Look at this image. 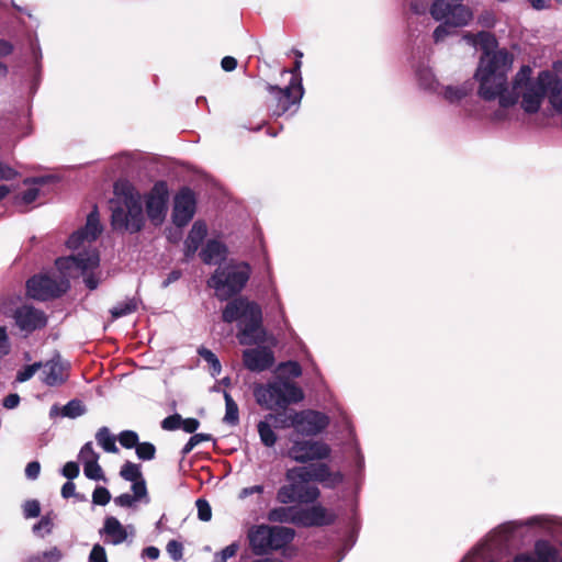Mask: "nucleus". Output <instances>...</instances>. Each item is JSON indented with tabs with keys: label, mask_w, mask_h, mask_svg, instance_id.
Wrapping results in <instances>:
<instances>
[{
	"label": "nucleus",
	"mask_w": 562,
	"mask_h": 562,
	"mask_svg": "<svg viewBox=\"0 0 562 562\" xmlns=\"http://www.w3.org/2000/svg\"><path fill=\"white\" fill-rule=\"evenodd\" d=\"M443 22L439 24L432 34L435 43L442 42L447 36L451 35L452 30L456 29L453 24L449 23V21L442 20Z\"/></svg>",
	"instance_id": "40"
},
{
	"label": "nucleus",
	"mask_w": 562,
	"mask_h": 562,
	"mask_svg": "<svg viewBox=\"0 0 562 562\" xmlns=\"http://www.w3.org/2000/svg\"><path fill=\"white\" fill-rule=\"evenodd\" d=\"M213 440V437L211 434H193V436L190 437L188 442L183 446L181 450L182 458H184L187 454H189L198 445H200L203 441H211Z\"/></svg>",
	"instance_id": "36"
},
{
	"label": "nucleus",
	"mask_w": 562,
	"mask_h": 562,
	"mask_svg": "<svg viewBox=\"0 0 562 562\" xmlns=\"http://www.w3.org/2000/svg\"><path fill=\"white\" fill-rule=\"evenodd\" d=\"M225 323L244 319L245 324L238 335L241 345H255L265 341L266 331L262 327V311L258 303L245 296L232 297L222 312Z\"/></svg>",
	"instance_id": "5"
},
{
	"label": "nucleus",
	"mask_w": 562,
	"mask_h": 562,
	"mask_svg": "<svg viewBox=\"0 0 562 562\" xmlns=\"http://www.w3.org/2000/svg\"><path fill=\"white\" fill-rule=\"evenodd\" d=\"M292 414L293 412L289 414H286L285 412L278 414H268L266 418L273 422L276 427L280 426L282 428H289L293 427V425H289L290 420L292 419Z\"/></svg>",
	"instance_id": "41"
},
{
	"label": "nucleus",
	"mask_w": 562,
	"mask_h": 562,
	"mask_svg": "<svg viewBox=\"0 0 562 562\" xmlns=\"http://www.w3.org/2000/svg\"><path fill=\"white\" fill-rule=\"evenodd\" d=\"M297 512L299 508L295 506L274 507L268 512L267 518L271 522L293 524L297 526Z\"/></svg>",
	"instance_id": "26"
},
{
	"label": "nucleus",
	"mask_w": 562,
	"mask_h": 562,
	"mask_svg": "<svg viewBox=\"0 0 562 562\" xmlns=\"http://www.w3.org/2000/svg\"><path fill=\"white\" fill-rule=\"evenodd\" d=\"M271 551L285 548L295 538V530L284 526H270Z\"/></svg>",
	"instance_id": "25"
},
{
	"label": "nucleus",
	"mask_w": 562,
	"mask_h": 562,
	"mask_svg": "<svg viewBox=\"0 0 562 562\" xmlns=\"http://www.w3.org/2000/svg\"><path fill=\"white\" fill-rule=\"evenodd\" d=\"M532 69L522 65L521 71L515 82V89L525 88L521 109L527 114H536L549 93L550 103L559 113H562V79L549 70H542L537 78L531 77Z\"/></svg>",
	"instance_id": "3"
},
{
	"label": "nucleus",
	"mask_w": 562,
	"mask_h": 562,
	"mask_svg": "<svg viewBox=\"0 0 562 562\" xmlns=\"http://www.w3.org/2000/svg\"><path fill=\"white\" fill-rule=\"evenodd\" d=\"M198 355L210 364V372L213 376H216L221 373V362L217 356L212 350L205 347H200L198 349Z\"/></svg>",
	"instance_id": "33"
},
{
	"label": "nucleus",
	"mask_w": 562,
	"mask_h": 562,
	"mask_svg": "<svg viewBox=\"0 0 562 562\" xmlns=\"http://www.w3.org/2000/svg\"><path fill=\"white\" fill-rule=\"evenodd\" d=\"M250 274L251 267L248 262L232 260L212 273L207 285L215 290L220 301H228L245 289Z\"/></svg>",
	"instance_id": "6"
},
{
	"label": "nucleus",
	"mask_w": 562,
	"mask_h": 562,
	"mask_svg": "<svg viewBox=\"0 0 562 562\" xmlns=\"http://www.w3.org/2000/svg\"><path fill=\"white\" fill-rule=\"evenodd\" d=\"M270 419L265 418V420H260L257 425V430L260 437V440L263 446L271 448L276 445L278 440V436L272 429L270 424Z\"/></svg>",
	"instance_id": "31"
},
{
	"label": "nucleus",
	"mask_w": 562,
	"mask_h": 562,
	"mask_svg": "<svg viewBox=\"0 0 562 562\" xmlns=\"http://www.w3.org/2000/svg\"><path fill=\"white\" fill-rule=\"evenodd\" d=\"M273 351L266 347L246 349L243 351V364L251 372H263L274 364Z\"/></svg>",
	"instance_id": "17"
},
{
	"label": "nucleus",
	"mask_w": 562,
	"mask_h": 562,
	"mask_svg": "<svg viewBox=\"0 0 562 562\" xmlns=\"http://www.w3.org/2000/svg\"><path fill=\"white\" fill-rule=\"evenodd\" d=\"M270 526L258 525L252 526L248 530L249 547L254 554L265 555L271 552V538H270Z\"/></svg>",
	"instance_id": "19"
},
{
	"label": "nucleus",
	"mask_w": 562,
	"mask_h": 562,
	"mask_svg": "<svg viewBox=\"0 0 562 562\" xmlns=\"http://www.w3.org/2000/svg\"><path fill=\"white\" fill-rule=\"evenodd\" d=\"M136 456L138 459L143 461H149L155 459L156 457V447L154 443L144 441L137 443L136 448Z\"/></svg>",
	"instance_id": "37"
},
{
	"label": "nucleus",
	"mask_w": 562,
	"mask_h": 562,
	"mask_svg": "<svg viewBox=\"0 0 562 562\" xmlns=\"http://www.w3.org/2000/svg\"><path fill=\"white\" fill-rule=\"evenodd\" d=\"M43 382L48 386H59L68 378L66 367L59 361L50 360L42 364Z\"/></svg>",
	"instance_id": "23"
},
{
	"label": "nucleus",
	"mask_w": 562,
	"mask_h": 562,
	"mask_svg": "<svg viewBox=\"0 0 562 562\" xmlns=\"http://www.w3.org/2000/svg\"><path fill=\"white\" fill-rule=\"evenodd\" d=\"M144 497H137L136 494L133 495L128 493L121 494L114 498V503L121 507H132L133 504L137 501L143 499Z\"/></svg>",
	"instance_id": "48"
},
{
	"label": "nucleus",
	"mask_w": 562,
	"mask_h": 562,
	"mask_svg": "<svg viewBox=\"0 0 562 562\" xmlns=\"http://www.w3.org/2000/svg\"><path fill=\"white\" fill-rule=\"evenodd\" d=\"M221 67L224 71H233L237 67V59L233 56H225L221 60Z\"/></svg>",
	"instance_id": "61"
},
{
	"label": "nucleus",
	"mask_w": 562,
	"mask_h": 562,
	"mask_svg": "<svg viewBox=\"0 0 562 562\" xmlns=\"http://www.w3.org/2000/svg\"><path fill=\"white\" fill-rule=\"evenodd\" d=\"M428 4L424 0H412L409 3V9L415 14H425L427 11Z\"/></svg>",
	"instance_id": "59"
},
{
	"label": "nucleus",
	"mask_w": 562,
	"mask_h": 562,
	"mask_svg": "<svg viewBox=\"0 0 562 562\" xmlns=\"http://www.w3.org/2000/svg\"><path fill=\"white\" fill-rule=\"evenodd\" d=\"M117 440L123 448L133 449L136 448L139 438L137 432L134 430H123L119 434Z\"/></svg>",
	"instance_id": "38"
},
{
	"label": "nucleus",
	"mask_w": 562,
	"mask_h": 562,
	"mask_svg": "<svg viewBox=\"0 0 562 562\" xmlns=\"http://www.w3.org/2000/svg\"><path fill=\"white\" fill-rule=\"evenodd\" d=\"M166 550L173 561H180L183 557V546L178 540H170Z\"/></svg>",
	"instance_id": "45"
},
{
	"label": "nucleus",
	"mask_w": 562,
	"mask_h": 562,
	"mask_svg": "<svg viewBox=\"0 0 562 562\" xmlns=\"http://www.w3.org/2000/svg\"><path fill=\"white\" fill-rule=\"evenodd\" d=\"M85 475L94 481L105 480L103 470L98 463V460H86L83 463Z\"/></svg>",
	"instance_id": "35"
},
{
	"label": "nucleus",
	"mask_w": 562,
	"mask_h": 562,
	"mask_svg": "<svg viewBox=\"0 0 562 562\" xmlns=\"http://www.w3.org/2000/svg\"><path fill=\"white\" fill-rule=\"evenodd\" d=\"M11 344L7 334L5 327L0 326V358L9 355Z\"/></svg>",
	"instance_id": "51"
},
{
	"label": "nucleus",
	"mask_w": 562,
	"mask_h": 562,
	"mask_svg": "<svg viewBox=\"0 0 562 562\" xmlns=\"http://www.w3.org/2000/svg\"><path fill=\"white\" fill-rule=\"evenodd\" d=\"M80 457L86 460H98L99 454L93 450L92 442H87L80 450Z\"/></svg>",
	"instance_id": "54"
},
{
	"label": "nucleus",
	"mask_w": 562,
	"mask_h": 562,
	"mask_svg": "<svg viewBox=\"0 0 562 562\" xmlns=\"http://www.w3.org/2000/svg\"><path fill=\"white\" fill-rule=\"evenodd\" d=\"M328 424L329 419L325 414L312 409L293 412L289 423L299 434L305 436H315L322 432Z\"/></svg>",
	"instance_id": "14"
},
{
	"label": "nucleus",
	"mask_w": 562,
	"mask_h": 562,
	"mask_svg": "<svg viewBox=\"0 0 562 562\" xmlns=\"http://www.w3.org/2000/svg\"><path fill=\"white\" fill-rule=\"evenodd\" d=\"M181 424H182V417L180 414L176 413V414L170 415V416L166 417L165 419H162L161 428L164 430L173 431V430L181 428Z\"/></svg>",
	"instance_id": "46"
},
{
	"label": "nucleus",
	"mask_w": 562,
	"mask_h": 562,
	"mask_svg": "<svg viewBox=\"0 0 562 562\" xmlns=\"http://www.w3.org/2000/svg\"><path fill=\"white\" fill-rule=\"evenodd\" d=\"M266 89L271 94L274 104L273 115L281 116L290 111L293 106H299L301 99L304 93L303 85L301 79L295 78L290 83L280 88L276 85L267 83Z\"/></svg>",
	"instance_id": "9"
},
{
	"label": "nucleus",
	"mask_w": 562,
	"mask_h": 562,
	"mask_svg": "<svg viewBox=\"0 0 562 562\" xmlns=\"http://www.w3.org/2000/svg\"><path fill=\"white\" fill-rule=\"evenodd\" d=\"M473 86L472 81H467L459 87L448 86L445 89V98L450 102L460 101L472 92Z\"/></svg>",
	"instance_id": "32"
},
{
	"label": "nucleus",
	"mask_w": 562,
	"mask_h": 562,
	"mask_svg": "<svg viewBox=\"0 0 562 562\" xmlns=\"http://www.w3.org/2000/svg\"><path fill=\"white\" fill-rule=\"evenodd\" d=\"M24 516L26 518H35L38 517L41 514V505L40 502L36 499L26 501L24 506Z\"/></svg>",
	"instance_id": "47"
},
{
	"label": "nucleus",
	"mask_w": 562,
	"mask_h": 562,
	"mask_svg": "<svg viewBox=\"0 0 562 562\" xmlns=\"http://www.w3.org/2000/svg\"><path fill=\"white\" fill-rule=\"evenodd\" d=\"M99 263L100 256L95 249L85 250L75 256L56 259V266L59 270L70 269L74 266L86 272L99 267Z\"/></svg>",
	"instance_id": "18"
},
{
	"label": "nucleus",
	"mask_w": 562,
	"mask_h": 562,
	"mask_svg": "<svg viewBox=\"0 0 562 562\" xmlns=\"http://www.w3.org/2000/svg\"><path fill=\"white\" fill-rule=\"evenodd\" d=\"M95 440L99 446L102 447V449L105 452L109 453H117L119 448L115 445V437L111 435L110 429L105 426L99 428V430L95 434Z\"/></svg>",
	"instance_id": "30"
},
{
	"label": "nucleus",
	"mask_w": 562,
	"mask_h": 562,
	"mask_svg": "<svg viewBox=\"0 0 562 562\" xmlns=\"http://www.w3.org/2000/svg\"><path fill=\"white\" fill-rule=\"evenodd\" d=\"M559 551L544 539L537 540L535 543V557L522 553L516 558L517 562H555Z\"/></svg>",
	"instance_id": "21"
},
{
	"label": "nucleus",
	"mask_w": 562,
	"mask_h": 562,
	"mask_svg": "<svg viewBox=\"0 0 562 562\" xmlns=\"http://www.w3.org/2000/svg\"><path fill=\"white\" fill-rule=\"evenodd\" d=\"M256 402L266 409L281 408L303 401V390L289 380H278L267 384H258L254 390Z\"/></svg>",
	"instance_id": "7"
},
{
	"label": "nucleus",
	"mask_w": 562,
	"mask_h": 562,
	"mask_svg": "<svg viewBox=\"0 0 562 562\" xmlns=\"http://www.w3.org/2000/svg\"><path fill=\"white\" fill-rule=\"evenodd\" d=\"M85 411L79 400H71L63 407V415L69 418H76L85 414Z\"/></svg>",
	"instance_id": "39"
},
{
	"label": "nucleus",
	"mask_w": 562,
	"mask_h": 562,
	"mask_svg": "<svg viewBox=\"0 0 562 562\" xmlns=\"http://www.w3.org/2000/svg\"><path fill=\"white\" fill-rule=\"evenodd\" d=\"M114 198L109 201L111 226L114 231L138 233L145 225L142 198L135 186L127 179L113 184Z\"/></svg>",
	"instance_id": "4"
},
{
	"label": "nucleus",
	"mask_w": 562,
	"mask_h": 562,
	"mask_svg": "<svg viewBox=\"0 0 562 562\" xmlns=\"http://www.w3.org/2000/svg\"><path fill=\"white\" fill-rule=\"evenodd\" d=\"M169 201V188L165 180L154 183L146 194V214L154 225H160L167 215Z\"/></svg>",
	"instance_id": "11"
},
{
	"label": "nucleus",
	"mask_w": 562,
	"mask_h": 562,
	"mask_svg": "<svg viewBox=\"0 0 562 562\" xmlns=\"http://www.w3.org/2000/svg\"><path fill=\"white\" fill-rule=\"evenodd\" d=\"M13 318L19 329L25 334L45 328L48 321L44 311L31 305L16 307Z\"/></svg>",
	"instance_id": "15"
},
{
	"label": "nucleus",
	"mask_w": 562,
	"mask_h": 562,
	"mask_svg": "<svg viewBox=\"0 0 562 562\" xmlns=\"http://www.w3.org/2000/svg\"><path fill=\"white\" fill-rule=\"evenodd\" d=\"M80 231L89 238L90 241L95 240L101 235L102 226L100 224L97 205H94L92 211L88 214L87 223Z\"/></svg>",
	"instance_id": "28"
},
{
	"label": "nucleus",
	"mask_w": 562,
	"mask_h": 562,
	"mask_svg": "<svg viewBox=\"0 0 562 562\" xmlns=\"http://www.w3.org/2000/svg\"><path fill=\"white\" fill-rule=\"evenodd\" d=\"M198 508V517L202 521H209L212 518V508L206 499L199 498L195 502Z\"/></svg>",
	"instance_id": "43"
},
{
	"label": "nucleus",
	"mask_w": 562,
	"mask_h": 562,
	"mask_svg": "<svg viewBox=\"0 0 562 562\" xmlns=\"http://www.w3.org/2000/svg\"><path fill=\"white\" fill-rule=\"evenodd\" d=\"M464 38L471 45L479 46L482 50L474 79L479 82L477 94L484 101L498 99L502 109L514 106L520 100L524 101L525 88L515 89V82L521 68L512 81L510 90L507 89V75L512 69L514 57L505 48L496 49L497 41L494 34L481 31L476 34L467 33Z\"/></svg>",
	"instance_id": "1"
},
{
	"label": "nucleus",
	"mask_w": 562,
	"mask_h": 562,
	"mask_svg": "<svg viewBox=\"0 0 562 562\" xmlns=\"http://www.w3.org/2000/svg\"><path fill=\"white\" fill-rule=\"evenodd\" d=\"M137 310V303L135 299H128L127 301L123 303H119L116 306L112 307L110 310L112 321H115L120 317L130 315Z\"/></svg>",
	"instance_id": "34"
},
{
	"label": "nucleus",
	"mask_w": 562,
	"mask_h": 562,
	"mask_svg": "<svg viewBox=\"0 0 562 562\" xmlns=\"http://www.w3.org/2000/svg\"><path fill=\"white\" fill-rule=\"evenodd\" d=\"M61 496L66 499L78 496V494H76V485L71 481L66 482L61 486Z\"/></svg>",
	"instance_id": "63"
},
{
	"label": "nucleus",
	"mask_w": 562,
	"mask_h": 562,
	"mask_svg": "<svg viewBox=\"0 0 562 562\" xmlns=\"http://www.w3.org/2000/svg\"><path fill=\"white\" fill-rule=\"evenodd\" d=\"M40 472H41V464L38 461H32V462L27 463V465L25 468V475L29 479H31V480L37 479L40 475Z\"/></svg>",
	"instance_id": "56"
},
{
	"label": "nucleus",
	"mask_w": 562,
	"mask_h": 562,
	"mask_svg": "<svg viewBox=\"0 0 562 562\" xmlns=\"http://www.w3.org/2000/svg\"><path fill=\"white\" fill-rule=\"evenodd\" d=\"M18 176V172L5 165L0 164V180H13Z\"/></svg>",
	"instance_id": "62"
},
{
	"label": "nucleus",
	"mask_w": 562,
	"mask_h": 562,
	"mask_svg": "<svg viewBox=\"0 0 562 562\" xmlns=\"http://www.w3.org/2000/svg\"><path fill=\"white\" fill-rule=\"evenodd\" d=\"M463 0H435L429 9L436 21H449L454 26H464L472 20V11Z\"/></svg>",
	"instance_id": "10"
},
{
	"label": "nucleus",
	"mask_w": 562,
	"mask_h": 562,
	"mask_svg": "<svg viewBox=\"0 0 562 562\" xmlns=\"http://www.w3.org/2000/svg\"><path fill=\"white\" fill-rule=\"evenodd\" d=\"M200 427V422L196 418H182L181 428L188 434H194Z\"/></svg>",
	"instance_id": "55"
},
{
	"label": "nucleus",
	"mask_w": 562,
	"mask_h": 562,
	"mask_svg": "<svg viewBox=\"0 0 562 562\" xmlns=\"http://www.w3.org/2000/svg\"><path fill=\"white\" fill-rule=\"evenodd\" d=\"M207 234L206 224L202 221H196L189 232L184 240V258L183 262H189L198 251L200 245Z\"/></svg>",
	"instance_id": "22"
},
{
	"label": "nucleus",
	"mask_w": 562,
	"mask_h": 562,
	"mask_svg": "<svg viewBox=\"0 0 562 562\" xmlns=\"http://www.w3.org/2000/svg\"><path fill=\"white\" fill-rule=\"evenodd\" d=\"M20 396L16 393H11L3 398V406L7 409H13L20 404Z\"/></svg>",
	"instance_id": "60"
},
{
	"label": "nucleus",
	"mask_w": 562,
	"mask_h": 562,
	"mask_svg": "<svg viewBox=\"0 0 562 562\" xmlns=\"http://www.w3.org/2000/svg\"><path fill=\"white\" fill-rule=\"evenodd\" d=\"M330 447L322 441L296 440L288 451V456L300 463L324 460L330 456Z\"/></svg>",
	"instance_id": "13"
},
{
	"label": "nucleus",
	"mask_w": 562,
	"mask_h": 562,
	"mask_svg": "<svg viewBox=\"0 0 562 562\" xmlns=\"http://www.w3.org/2000/svg\"><path fill=\"white\" fill-rule=\"evenodd\" d=\"M120 476L127 482H132L131 488L137 497H147V485L140 470V464L126 461L121 467Z\"/></svg>",
	"instance_id": "20"
},
{
	"label": "nucleus",
	"mask_w": 562,
	"mask_h": 562,
	"mask_svg": "<svg viewBox=\"0 0 562 562\" xmlns=\"http://www.w3.org/2000/svg\"><path fill=\"white\" fill-rule=\"evenodd\" d=\"M42 368L41 362H35L33 364L25 366L22 370H20L16 374L18 382H25L30 380L38 369Z\"/></svg>",
	"instance_id": "44"
},
{
	"label": "nucleus",
	"mask_w": 562,
	"mask_h": 562,
	"mask_svg": "<svg viewBox=\"0 0 562 562\" xmlns=\"http://www.w3.org/2000/svg\"><path fill=\"white\" fill-rule=\"evenodd\" d=\"M86 239L89 240V238L79 229L69 236L67 246L72 249L79 248Z\"/></svg>",
	"instance_id": "52"
},
{
	"label": "nucleus",
	"mask_w": 562,
	"mask_h": 562,
	"mask_svg": "<svg viewBox=\"0 0 562 562\" xmlns=\"http://www.w3.org/2000/svg\"><path fill=\"white\" fill-rule=\"evenodd\" d=\"M111 499V494L108 488L103 486H97L92 493V502L97 505L104 506Z\"/></svg>",
	"instance_id": "42"
},
{
	"label": "nucleus",
	"mask_w": 562,
	"mask_h": 562,
	"mask_svg": "<svg viewBox=\"0 0 562 562\" xmlns=\"http://www.w3.org/2000/svg\"><path fill=\"white\" fill-rule=\"evenodd\" d=\"M53 520L48 516H43L37 524L34 525L33 531L45 529L46 533H50L53 529Z\"/></svg>",
	"instance_id": "57"
},
{
	"label": "nucleus",
	"mask_w": 562,
	"mask_h": 562,
	"mask_svg": "<svg viewBox=\"0 0 562 562\" xmlns=\"http://www.w3.org/2000/svg\"><path fill=\"white\" fill-rule=\"evenodd\" d=\"M286 484L277 492V502L282 505L292 503L314 504L321 491L310 482L321 483L326 488H335L344 482V474L333 472L326 463H313L307 467H294L285 472Z\"/></svg>",
	"instance_id": "2"
},
{
	"label": "nucleus",
	"mask_w": 562,
	"mask_h": 562,
	"mask_svg": "<svg viewBox=\"0 0 562 562\" xmlns=\"http://www.w3.org/2000/svg\"><path fill=\"white\" fill-rule=\"evenodd\" d=\"M225 400V415L223 423L229 426H237L239 424V409L237 403L234 401L232 395L224 391Z\"/></svg>",
	"instance_id": "29"
},
{
	"label": "nucleus",
	"mask_w": 562,
	"mask_h": 562,
	"mask_svg": "<svg viewBox=\"0 0 562 562\" xmlns=\"http://www.w3.org/2000/svg\"><path fill=\"white\" fill-rule=\"evenodd\" d=\"M42 555L46 562H58L60 561L63 553L57 547H54L50 550L43 552Z\"/></svg>",
	"instance_id": "58"
},
{
	"label": "nucleus",
	"mask_w": 562,
	"mask_h": 562,
	"mask_svg": "<svg viewBox=\"0 0 562 562\" xmlns=\"http://www.w3.org/2000/svg\"><path fill=\"white\" fill-rule=\"evenodd\" d=\"M296 520L297 527H324L333 525L336 520V515L323 505L316 504L311 507L299 508Z\"/></svg>",
	"instance_id": "16"
},
{
	"label": "nucleus",
	"mask_w": 562,
	"mask_h": 562,
	"mask_svg": "<svg viewBox=\"0 0 562 562\" xmlns=\"http://www.w3.org/2000/svg\"><path fill=\"white\" fill-rule=\"evenodd\" d=\"M227 255V247L217 239H210L200 251L201 260L206 265L224 261Z\"/></svg>",
	"instance_id": "24"
},
{
	"label": "nucleus",
	"mask_w": 562,
	"mask_h": 562,
	"mask_svg": "<svg viewBox=\"0 0 562 562\" xmlns=\"http://www.w3.org/2000/svg\"><path fill=\"white\" fill-rule=\"evenodd\" d=\"M196 211V196L189 187H182L173 196L172 223L177 227L187 226L193 218Z\"/></svg>",
	"instance_id": "12"
},
{
	"label": "nucleus",
	"mask_w": 562,
	"mask_h": 562,
	"mask_svg": "<svg viewBox=\"0 0 562 562\" xmlns=\"http://www.w3.org/2000/svg\"><path fill=\"white\" fill-rule=\"evenodd\" d=\"M79 464L75 461H68L61 469V474L69 481L76 479L79 475Z\"/></svg>",
	"instance_id": "50"
},
{
	"label": "nucleus",
	"mask_w": 562,
	"mask_h": 562,
	"mask_svg": "<svg viewBox=\"0 0 562 562\" xmlns=\"http://www.w3.org/2000/svg\"><path fill=\"white\" fill-rule=\"evenodd\" d=\"M89 562H109L105 549L101 544L93 546L89 554Z\"/></svg>",
	"instance_id": "49"
},
{
	"label": "nucleus",
	"mask_w": 562,
	"mask_h": 562,
	"mask_svg": "<svg viewBox=\"0 0 562 562\" xmlns=\"http://www.w3.org/2000/svg\"><path fill=\"white\" fill-rule=\"evenodd\" d=\"M291 376L299 378L302 374V368L296 361H288L280 364Z\"/></svg>",
	"instance_id": "53"
},
{
	"label": "nucleus",
	"mask_w": 562,
	"mask_h": 562,
	"mask_svg": "<svg viewBox=\"0 0 562 562\" xmlns=\"http://www.w3.org/2000/svg\"><path fill=\"white\" fill-rule=\"evenodd\" d=\"M40 190L37 188H31L23 192L22 201L25 204L33 203L38 196Z\"/></svg>",
	"instance_id": "64"
},
{
	"label": "nucleus",
	"mask_w": 562,
	"mask_h": 562,
	"mask_svg": "<svg viewBox=\"0 0 562 562\" xmlns=\"http://www.w3.org/2000/svg\"><path fill=\"white\" fill-rule=\"evenodd\" d=\"M70 289V282L65 277L52 278L47 274L33 276L26 281V293L38 301L60 297Z\"/></svg>",
	"instance_id": "8"
},
{
	"label": "nucleus",
	"mask_w": 562,
	"mask_h": 562,
	"mask_svg": "<svg viewBox=\"0 0 562 562\" xmlns=\"http://www.w3.org/2000/svg\"><path fill=\"white\" fill-rule=\"evenodd\" d=\"M103 532L111 538L113 544H120L127 539L125 527L113 516L105 518Z\"/></svg>",
	"instance_id": "27"
}]
</instances>
